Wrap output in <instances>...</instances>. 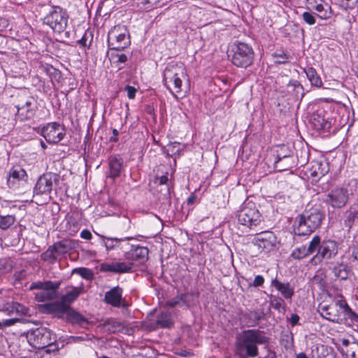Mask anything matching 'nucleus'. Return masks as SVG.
Here are the masks:
<instances>
[{
  "label": "nucleus",
  "mask_w": 358,
  "mask_h": 358,
  "mask_svg": "<svg viewBox=\"0 0 358 358\" xmlns=\"http://www.w3.org/2000/svg\"><path fill=\"white\" fill-rule=\"evenodd\" d=\"M319 311L321 316L329 321L338 324L343 322L342 310L336 305V299L329 306H321Z\"/></svg>",
  "instance_id": "f3484780"
},
{
  "label": "nucleus",
  "mask_w": 358,
  "mask_h": 358,
  "mask_svg": "<svg viewBox=\"0 0 358 358\" xmlns=\"http://www.w3.org/2000/svg\"><path fill=\"white\" fill-rule=\"evenodd\" d=\"M29 344L36 349H43L48 354L57 352L59 347L56 342V336L48 328L41 327L28 331L25 334Z\"/></svg>",
  "instance_id": "7ed1b4c3"
},
{
  "label": "nucleus",
  "mask_w": 358,
  "mask_h": 358,
  "mask_svg": "<svg viewBox=\"0 0 358 358\" xmlns=\"http://www.w3.org/2000/svg\"><path fill=\"white\" fill-rule=\"evenodd\" d=\"M49 310L52 312L57 313L60 315L67 314L70 308L69 306L62 299L60 301H57L46 305Z\"/></svg>",
  "instance_id": "c85d7f7f"
},
{
  "label": "nucleus",
  "mask_w": 358,
  "mask_h": 358,
  "mask_svg": "<svg viewBox=\"0 0 358 358\" xmlns=\"http://www.w3.org/2000/svg\"><path fill=\"white\" fill-rule=\"evenodd\" d=\"M341 6L345 9H353L358 3V0H339Z\"/></svg>",
  "instance_id": "8fccbe9b"
},
{
  "label": "nucleus",
  "mask_w": 358,
  "mask_h": 358,
  "mask_svg": "<svg viewBox=\"0 0 358 358\" xmlns=\"http://www.w3.org/2000/svg\"><path fill=\"white\" fill-rule=\"evenodd\" d=\"M357 220H358V210L351 211L345 220V225L351 228Z\"/></svg>",
  "instance_id": "a18cd8bd"
},
{
  "label": "nucleus",
  "mask_w": 358,
  "mask_h": 358,
  "mask_svg": "<svg viewBox=\"0 0 358 358\" xmlns=\"http://www.w3.org/2000/svg\"><path fill=\"white\" fill-rule=\"evenodd\" d=\"M257 315V313L256 312H253V311H249L248 313H242L241 314V316L240 317L241 320H242L243 322H245L247 323V324L248 326H254V322H250V320H248V319H250L251 317H252L253 316L255 317V319L256 320H259V317H257L256 316Z\"/></svg>",
  "instance_id": "c03bdc74"
},
{
  "label": "nucleus",
  "mask_w": 358,
  "mask_h": 358,
  "mask_svg": "<svg viewBox=\"0 0 358 358\" xmlns=\"http://www.w3.org/2000/svg\"><path fill=\"white\" fill-rule=\"evenodd\" d=\"M55 253L57 252L55 249H53V247L50 246L41 255V258L45 262L53 263L56 260Z\"/></svg>",
  "instance_id": "ea45409f"
},
{
  "label": "nucleus",
  "mask_w": 358,
  "mask_h": 358,
  "mask_svg": "<svg viewBox=\"0 0 358 358\" xmlns=\"http://www.w3.org/2000/svg\"><path fill=\"white\" fill-rule=\"evenodd\" d=\"M69 15L59 6L52 7L43 19L44 24L48 25L55 32H63L68 25Z\"/></svg>",
  "instance_id": "0eeeda50"
},
{
  "label": "nucleus",
  "mask_w": 358,
  "mask_h": 358,
  "mask_svg": "<svg viewBox=\"0 0 358 358\" xmlns=\"http://www.w3.org/2000/svg\"><path fill=\"white\" fill-rule=\"evenodd\" d=\"M337 252L338 247L335 241L331 240L323 241L317 254L310 259V262L315 264H319L324 259H331L336 255Z\"/></svg>",
  "instance_id": "4468645a"
},
{
  "label": "nucleus",
  "mask_w": 358,
  "mask_h": 358,
  "mask_svg": "<svg viewBox=\"0 0 358 358\" xmlns=\"http://www.w3.org/2000/svg\"><path fill=\"white\" fill-rule=\"evenodd\" d=\"M82 290V287H73L71 291L62 296V299L69 306L78 297Z\"/></svg>",
  "instance_id": "473e14b6"
},
{
  "label": "nucleus",
  "mask_w": 358,
  "mask_h": 358,
  "mask_svg": "<svg viewBox=\"0 0 358 358\" xmlns=\"http://www.w3.org/2000/svg\"><path fill=\"white\" fill-rule=\"evenodd\" d=\"M348 199V190L345 188L338 187L332 189L327 195L325 202L333 208H341L346 205Z\"/></svg>",
  "instance_id": "dca6fc26"
},
{
  "label": "nucleus",
  "mask_w": 358,
  "mask_h": 358,
  "mask_svg": "<svg viewBox=\"0 0 358 358\" xmlns=\"http://www.w3.org/2000/svg\"><path fill=\"white\" fill-rule=\"evenodd\" d=\"M273 57L276 58L275 62L276 63H279V64H284L287 62V57H286L285 54L283 52H282L281 54H279V55L275 54L273 55Z\"/></svg>",
  "instance_id": "4d7b16f0"
},
{
  "label": "nucleus",
  "mask_w": 358,
  "mask_h": 358,
  "mask_svg": "<svg viewBox=\"0 0 358 358\" xmlns=\"http://www.w3.org/2000/svg\"><path fill=\"white\" fill-rule=\"evenodd\" d=\"M108 43L110 50L121 51L131 44L128 30L124 26H115L108 35Z\"/></svg>",
  "instance_id": "423d86ee"
},
{
  "label": "nucleus",
  "mask_w": 358,
  "mask_h": 358,
  "mask_svg": "<svg viewBox=\"0 0 358 358\" xmlns=\"http://www.w3.org/2000/svg\"><path fill=\"white\" fill-rule=\"evenodd\" d=\"M302 19L306 24L309 25H313L316 22L314 14L308 11L303 13Z\"/></svg>",
  "instance_id": "09e8293b"
},
{
  "label": "nucleus",
  "mask_w": 358,
  "mask_h": 358,
  "mask_svg": "<svg viewBox=\"0 0 358 358\" xmlns=\"http://www.w3.org/2000/svg\"><path fill=\"white\" fill-rule=\"evenodd\" d=\"M111 58L112 59H113L114 62L116 63L117 65L119 64H124L128 59L127 56L123 53L112 54Z\"/></svg>",
  "instance_id": "3c124183"
},
{
  "label": "nucleus",
  "mask_w": 358,
  "mask_h": 358,
  "mask_svg": "<svg viewBox=\"0 0 358 358\" xmlns=\"http://www.w3.org/2000/svg\"><path fill=\"white\" fill-rule=\"evenodd\" d=\"M106 327L110 332L115 333L122 329V324L119 322L112 320L108 322Z\"/></svg>",
  "instance_id": "de8ad7c7"
},
{
  "label": "nucleus",
  "mask_w": 358,
  "mask_h": 358,
  "mask_svg": "<svg viewBox=\"0 0 358 358\" xmlns=\"http://www.w3.org/2000/svg\"><path fill=\"white\" fill-rule=\"evenodd\" d=\"M101 269L104 271L116 273V262L103 264L101 265Z\"/></svg>",
  "instance_id": "864d4df0"
},
{
  "label": "nucleus",
  "mask_w": 358,
  "mask_h": 358,
  "mask_svg": "<svg viewBox=\"0 0 358 358\" xmlns=\"http://www.w3.org/2000/svg\"><path fill=\"white\" fill-rule=\"evenodd\" d=\"M104 301L114 307H120L122 301V289L117 286L106 292Z\"/></svg>",
  "instance_id": "5701e85b"
},
{
  "label": "nucleus",
  "mask_w": 358,
  "mask_h": 358,
  "mask_svg": "<svg viewBox=\"0 0 358 358\" xmlns=\"http://www.w3.org/2000/svg\"><path fill=\"white\" fill-rule=\"evenodd\" d=\"M66 315L68 320L72 322L81 323L85 320L84 317L80 313L71 308Z\"/></svg>",
  "instance_id": "a19ab883"
},
{
  "label": "nucleus",
  "mask_w": 358,
  "mask_h": 358,
  "mask_svg": "<svg viewBox=\"0 0 358 358\" xmlns=\"http://www.w3.org/2000/svg\"><path fill=\"white\" fill-rule=\"evenodd\" d=\"M303 71L306 74L308 79L313 85L316 87H320L322 85V80L315 69L309 67L308 69H304Z\"/></svg>",
  "instance_id": "7c9ffc66"
},
{
  "label": "nucleus",
  "mask_w": 358,
  "mask_h": 358,
  "mask_svg": "<svg viewBox=\"0 0 358 358\" xmlns=\"http://www.w3.org/2000/svg\"><path fill=\"white\" fill-rule=\"evenodd\" d=\"M20 321L19 319L12 318V319H6L1 321V328L5 327H10L15 324L17 322Z\"/></svg>",
  "instance_id": "6e6d98bb"
},
{
  "label": "nucleus",
  "mask_w": 358,
  "mask_h": 358,
  "mask_svg": "<svg viewBox=\"0 0 358 358\" xmlns=\"http://www.w3.org/2000/svg\"><path fill=\"white\" fill-rule=\"evenodd\" d=\"M133 262H116V273H127L133 267Z\"/></svg>",
  "instance_id": "37998d69"
},
{
  "label": "nucleus",
  "mask_w": 358,
  "mask_h": 358,
  "mask_svg": "<svg viewBox=\"0 0 358 358\" xmlns=\"http://www.w3.org/2000/svg\"><path fill=\"white\" fill-rule=\"evenodd\" d=\"M309 255L305 245L296 248L292 252L291 256L295 259H301Z\"/></svg>",
  "instance_id": "c9c22d12"
},
{
  "label": "nucleus",
  "mask_w": 358,
  "mask_h": 358,
  "mask_svg": "<svg viewBox=\"0 0 358 358\" xmlns=\"http://www.w3.org/2000/svg\"><path fill=\"white\" fill-rule=\"evenodd\" d=\"M13 308L16 310L17 312H20L23 314L27 313V309L22 305L18 303H15L13 304Z\"/></svg>",
  "instance_id": "052dcab7"
},
{
  "label": "nucleus",
  "mask_w": 358,
  "mask_h": 358,
  "mask_svg": "<svg viewBox=\"0 0 358 358\" xmlns=\"http://www.w3.org/2000/svg\"><path fill=\"white\" fill-rule=\"evenodd\" d=\"M88 39V34L87 33H85L83 36L82 37V38L80 40L78 41V43L83 47H87V46H90V43L89 44H87V41Z\"/></svg>",
  "instance_id": "680f3d73"
},
{
  "label": "nucleus",
  "mask_w": 358,
  "mask_h": 358,
  "mask_svg": "<svg viewBox=\"0 0 358 358\" xmlns=\"http://www.w3.org/2000/svg\"><path fill=\"white\" fill-rule=\"evenodd\" d=\"M292 157L291 152L284 145L280 146L276 151V155L274 156V161L282 160L285 162V165L289 164V158Z\"/></svg>",
  "instance_id": "c756f323"
},
{
  "label": "nucleus",
  "mask_w": 358,
  "mask_h": 358,
  "mask_svg": "<svg viewBox=\"0 0 358 358\" xmlns=\"http://www.w3.org/2000/svg\"><path fill=\"white\" fill-rule=\"evenodd\" d=\"M122 167L121 162L115 157H110L109 159V175L113 178H117L120 174Z\"/></svg>",
  "instance_id": "cd10ccee"
},
{
  "label": "nucleus",
  "mask_w": 358,
  "mask_h": 358,
  "mask_svg": "<svg viewBox=\"0 0 358 358\" xmlns=\"http://www.w3.org/2000/svg\"><path fill=\"white\" fill-rule=\"evenodd\" d=\"M324 217L317 208H311L298 215L295 220V233L299 236L310 234L317 229Z\"/></svg>",
  "instance_id": "20e7f679"
},
{
  "label": "nucleus",
  "mask_w": 358,
  "mask_h": 358,
  "mask_svg": "<svg viewBox=\"0 0 358 358\" xmlns=\"http://www.w3.org/2000/svg\"><path fill=\"white\" fill-rule=\"evenodd\" d=\"M192 297V295L189 294H182L176 296L173 299H171L166 302V305L169 307H175L180 306L182 307L184 306H189L190 299Z\"/></svg>",
  "instance_id": "a878e982"
},
{
  "label": "nucleus",
  "mask_w": 358,
  "mask_h": 358,
  "mask_svg": "<svg viewBox=\"0 0 358 358\" xmlns=\"http://www.w3.org/2000/svg\"><path fill=\"white\" fill-rule=\"evenodd\" d=\"M28 175L24 169L19 166H13L8 173L7 184L10 189H17L27 185Z\"/></svg>",
  "instance_id": "2eb2a0df"
},
{
  "label": "nucleus",
  "mask_w": 358,
  "mask_h": 358,
  "mask_svg": "<svg viewBox=\"0 0 358 358\" xmlns=\"http://www.w3.org/2000/svg\"><path fill=\"white\" fill-rule=\"evenodd\" d=\"M307 2L308 8L315 10L320 18L326 20L331 17V7L324 0H307Z\"/></svg>",
  "instance_id": "6ab92c4d"
},
{
  "label": "nucleus",
  "mask_w": 358,
  "mask_h": 358,
  "mask_svg": "<svg viewBox=\"0 0 358 358\" xmlns=\"http://www.w3.org/2000/svg\"><path fill=\"white\" fill-rule=\"evenodd\" d=\"M183 146L180 143L173 142L167 145L165 152L168 156L175 157L176 155H180V152Z\"/></svg>",
  "instance_id": "72a5a7b5"
},
{
  "label": "nucleus",
  "mask_w": 358,
  "mask_h": 358,
  "mask_svg": "<svg viewBox=\"0 0 358 358\" xmlns=\"http://www.w3.org/2000/svg\"><path fill=\"white\" fill-rule=\"evenodd\" d=\"M149 250L143 246H136L131 248L129 252H125L124 258L129 262L138 261L143 262L148 258Z\"/></svg>",
  "instance_id": "4be33fe9"
},
{
  "label": "nucleus",
  "mask_w": 358,
  "mask_h": 358,
  "mask_svg": "<svg viewBox=\"0 0 358 358\" xmlns=\"http://www.w3.org/2000/svg\"><path fill=\"white\" fill-rule=\"evenodd\" d=\"M101 238V243L103 245L107 251L115 250L117 248H123V243L127 241L133 240L134 238L131 236L124 237V238H116L106 236L97 234Z\"/></svg>",
  "instance_id": "aec40b11"
},
{
  "label": "nucleus",
  "mask_w": 358,
  "mask_h": 358,
  "mask_svg": "<svg viewBox=\"0 0 358 358\" xmlns=\"http://www.w3.org/2000/svg\"><path fill=\"white\" fill-rule=\"evenodd\" d=\"M287 91L294 93L297 96L299 93H302L303 87L297 80H291L287 84Z\"/></svg>",
  "instance_id": "e433bc0d"
},
{
  "label": "nucleus",
  "mask_w": 358,
  "mask_h": 358,
  "mask_svg": "<svg viewBox=\"0 0 358 358\" xmlns=\"http://www.w3.org/2000/svg\"><path fill=\"white\" fill-rule=\"evenodd\" d=\"M279 243L276 236L273 232L266 231L257 235L254 239V244L261 252L269 253L274 252L278 248Z\"/></svg>",
  "instance_id": "9b49d317"
},
{
  "label": "nucleus",
  "mask_w": 358,
  "mask_h": 358,
  "mask_svg": "<svg viewBox=\"0 0 358 358\" xmlns=\"http://www.w3.org/2000/svg\"><path fill=\"white\" fill-rule=\"evenodd\" d=\"M285 162H282V160L274 161V168L277 171H283L288 170L292 168L294 164L292 157L289 158V164L288 165L285 164Z\"/></svg>",
  "instance_id": "79ce46f5"
},
{
  "label": "nucleus",
  "mask_w": 358,
  "mask_h": 358,
  "mask_svg": "<svg viewBox=\"0 0 358 358\" xmlns=\"http://www.w3.org/2000/svg\"><path fill=\"white\" fill-rule=\"evenodd\" d=\"M299 317L296 314H292L289 318L290 324L292 327L296 325L299 322Z\"/></svg>",
  "instance_id": "0e129e2a"
},
{
  "label": "nucleus",
  "mask_w": 358,
  "mask_h": 358,
  "mask_svg": "<svg viewBox=\"0 0 358 358\" xmlns=\"http://www.w3.org/2000/svg\"><path fill=\"white\" fill-rule=\"evenodd\" d=\"M16 221L15 215H0V229L6 230L9 229Z\"/></svg>",
  "instance_id": "f704fd0d"
},
{
  "label": "nucleus",
  "mask_w": 358,
  "mask_h": 358,
  "mask_svg": "<svg viewBox=\"0 0 358 358\" xmlns=\"http://www.w3.org/2000/svg\"><path fill=\"white\" fill-rule=\"evenodd\" d=\"M8 25V21L6 19L0 17V31H3Z\"/></svg>",
  "instance_id": "e2e57ef3"
},
{
  "label": "nucleus",
  "mask_w": 358,
  "mask_h": 358,
  "mask_svg": "<svg viewBox=\"0 0 358 358\" xmlns=\"http://www.w3.org/2000/svg\"><path fill=\"white\" fill-rule=\"evenodd\" d=\"M268 338L259 329H248L238 334L235 343V353L239 358L256 357L259 355L257 345L266 344Z\"/></svg>",
  "instance_id": "f03ea898"
},
{
  "label": "nucleus",
  "mask_w": 358,
  "mask_h": 358,
  "mask_svg": "<svg viewBox=\"0 0 358 358\" xmlns=\"http://www.w3.org/2000/svg\"><path fill=\"white\" fill-rule=\"evenodd\" d=\"M80 237L85 240H90L92 237L91 232L87 229H84L80 233Z\"/></svg>",
  "instance_id": "bf43d9fd"
},
{
  "label": "nucleus",
  "mask_w": 358,
  "mask_h": 358,
  "mask_svg": "<svg viewBox=\"0 0 358 358\" xmlns=\"http://www.w3.org/2000/svg\"><path fill=\"white\" fill-rule=\"evenodd\" d=\"M264 282V279L262 275H258L255 276L254 281L252 282V285L254 287H259L263 285Z\"/></svg>",
  "instance_id": "13d9d810"
},
{
  "label": "nucleus",
  "mask_w": 358,
  "mask_h": 358,
  "mask_svg": "<svg viewBox=\"0 0 358 358\" xmlns=\"http://www.w3.org/2000/svg\"><path fill=\"white\" fill-rule=\"evenodd\" d=\"M341 342V352L345 358H358V342L353 338L343 339Z\"/></svg>",
  "instance_id": "412c9836"
},
{
  "label": "nucleus",
  "mask_w": 358,
  "mask_h": 358,
  "mask_svg": "<svg viewBox=\"0 0 358 358\" xmlns=\"http://www.w3.org/2000/svg\"><path fill=\"white\" fill-rule=\"evenodd\" d=\"M124 90L127 92V96L129 99H134L135 98L137 90L134 87L127 85Z\"/></svg>",
  "instance_id": "5fc2aeb1"
},
{
  "label": "nucleus",
  "mask_w": 358,
  "mask_h": 358,
  "mask_svg": "<svg viewBox=\"0 0 358 358\" xmlns=\"http://www.w3.org/2000/svg\"><path fill=\"white\" fill-rule=\"evenodd\" d=\"M231 61L237 67L246 68L253 62V49L245 43L235 41L231 45Z\"/></svg>",
  "instance_id": "39448f33"
},
{
  "label": "nucleus",
  "mask_w": 358,
  "mask_h": 358,
  "mask_svg": "<svg viewBox=\"0 0 358 358\" xmlns=\"http://www.w3.org/2000/svg\"><path fill=\"white\" fill-rule=\"evenodd\" d=\"M41 134L49 143L60 142L66 134L64 127L59 123L51 122L44 126Z\"/></svg>",
  "instance_id": "ddd939ff"
},
{
  "label": "nucleus",
  "mask_w": 358,
  "mask_h": 358,
  "mask_svg": "<svg viewBox=\"0 0 358 358\" xmlns=\"http://www.w3.org/2000/svg\"><path fill=\"white\" fill-rule=\"evenodd\" d=\"M18 98L16 117L20 121L30 120L37 110L36 100L33 96L25 94L20 95Z\"/></svg>",
  "instance_id": "9d476101"
},
{
  "label": "nucleus",
  "mask_w": 358,
  "mask_h": 358,
  "mask_svg": "<svg viewBox=\"0 0 358 358\" xmlns=\"http://www.w3.org/2000/svg\"><path fill=\"white\" fill-rule=\"evenodd\" d=\"M333 272L334 275L341 280H346L350 274V268L344 264L335 266L333 269Z\"/></svg>",
  "instance_id": "2f4dec72"
},
{
  "label": "nucleus",
  "mask_w": 358,
  "mask_h": 358,
  "mask_svg": "<svg viewBox=\"0 0 358 358\" xmlns=\"http://www.w3.org/2000/svg\"><path fill=\"white\" fill-rule=\"evenodd\" d=\"M168 182H169V176H168V173H166V175H163L160 177H157L156 179H155V182L160 185H165L166 186V190L167 192L169 191V184H168Z\"/></svg>",
  "instance_id": "603ef678"
},
{
  "label": "nucleus",
  "mask_w": 358,
  "mask_h": 358,
  "mask_svg": "<svg viewBox=\"0 0 358 358\" xmlns=\"http://www.w3.org/2000/svg\"><path fill=\"white\" fill-rule=\"evenodd\" d=\"M271 285L286 299H291L294 294V288L289 282H281L275 278L271 281Z\"/></svg>",
  "instance_id": "393cba45"
},
{
  "label": "nucleus",
  "mask_w": 358,
  "mask_h": 358,
  "mask_svg": "<svg viewBox=\"0 0 358 358\" xmlns=\"http://www.w3.org/2000/svg\"><path fill=\"white\" fill-rule=\"evenodd\" d=\"M53 249L56 251L57 254H64L67 252L69 245L68 241H62L55 243L52 245Z\"/></svg>",
  "instance_id": "58836bf2"
},
{
  "label": "nucleus",
  "mask_w": 358,
  "mask_h": 358,
  "mask_svg": "<svg viewBox=\"0 0 358 358\" xmlns=\"http://www.w3.org/2000/svg\"><path fill=\"white\" fill-rule=\"evenodd\" d=\"M82 338L81 337H78V336H71L69 338V343H76L79 341H81Z\"/></svg>",
  "instance_id": "338daca9"
},
{
  "label": "nucleus",
  "mask_w": 358,
  "mask_h": 358,
  "mask_svg": "<svg viewBox=\"0 0 358 358\" xmlns=\"http://www.w3.org/2000/svg\"><path fill=\"white\" fill-rule=\"evenodd\" d=\"M162 82L176 99H182L189 92V78L185 65L181 62L169 63L163 71Z\"/></svg>",
  "instance_id": "f257e3e1"
},
{
  "label": "nucleus",
  "mask_w": 358,
  "mask_h": 358,
  "mask_svg": "<svg viewBox=\"0 0 358 358\" xmlns=\"http://www.w3.org/2000/svg\"><path fill=\"white\" fill-rule=\"evenodd\" d=\"M336 305L342 310V315L344 320L349 319L351 322H358V315L356 314L348 306L343 296L336 299Z\"/></svg>",
  "instance_id": "b1692460"
},
{
  "label": "nucleus",
  "mask_w": 358,
  "mask_h": 358,
  "mask_svg": "<svg viewBox=\"0 0 358 358\" xmlns=\"http://www.w3.org/2000/svg\"><path fill=\"white\" fill-rule=\"evenodd\" d=\"M59 178L58 175L51 172L43 173L38 178L34 188V193L35 194H50L53 187L59 182Z\"/></svg>",
  "instance_id": "f8f14e48"
},
{
  "label": "nucleus",
  "mask_w": 358,
  "mask_h": 358,
  "mask_svg": "<svg viewBox=\"0 0 358 358\" xmlns=\"http://www.w3.org/2000/svg\"><path fill=\"white\" fill-rule=\"evenodd\" d=\"M321 245V238L319 236H315L306 248L308 255L313 254L316 250L318 251Z\"/></svg>",
  "instance_id": "4c0bfd02"
},
{
  "label": "nucleus",
  "mask_w": 358,
  "mask_h": 358,
  "mask_svg": "<svg viewBox=\"0 0 358 358\" xmlns=\"http://www.w3.org/2000/svg\"><path fill=\"white\" fill-rule=\"evenodd\" d=\"M75 272L78 273L81 277L87 280H90L93 278L92 271L87 268H76L75 269Z\"/></svg>",
  "instance_id": "49530a36"
},
{
  "label": "nucleus",
  "mask_w": 358,
  "mask_h": 358,
  "mask_svg": "<svg viewBox=\"0 0 358 358\" xmlns=\"http://www.w3.org/2000/svg\"><path fill=\"white\" fill-rule=\"evenodd\" d=\"M282 302L283 301L281 299L276 300V303H275L274 307L275 308H279L281 307Z\"/></svg>",
  "instance_id": "774afa93"
},
{
  "label": "nucleus",
  "mask_w": 358,
  "mask_h": 358,
  "mask_svg": "<svg viewBox=\"0 0 358 358\" xmlns=\"http://www.w3.org/2000/svg\"><path fill=\"white\" fill-rule=\"evenodd\" d=\"M156 324L162 328H169L173 324L172 315L169 312H162L157 317Z\"/></svg>",
  "instance_id": "bb28decb"
},
{
  "label": "nucleus",
  "mask_w": 358,
  "mask_h": 358,
  "mask_svg": "<svg viewBox=\"0 0 358 358\" xmlns=\"http://www.w3.org/2000/svg\"><path fill=\"white\" fill-rule=\"evenodd\" d=\"M196 196L195 194L192 193L189 196L187 199V203L188 205H192L195 203L196 200Z\"/></svg>",
  "instance_id": "69168bd1"
},
{
  "label": "nucleus",
  "mask_w": 358,
  "mask_h": 358,
  "mask_svg": "<svg viewBox=\"0 0 358 358\" xmlns=\"http://www.w3.org/2000/svg\"><path fill=\"white\" fill-rule=\"evenodd\" d=\"M329 171V164L325 161H313L307 171V174L313 181L317 182Z\"/></svg>",
  "instance_id": "a211bd4d"
},
{
  "label": "nucleus",
  "mask_w": 358,
  "mask_h": 358,
  "mask_svg": "<svg viewBox=\"0 0 358 358\" xmlns=\"http://www.w3.org/2000/svg\"><path fill=\"white\" fill-rule=\"evenodd\" d=\"M238 223L249 229L257 227L261 222V215L252 202L244 203L238 213Z\"/></svg>",
  "instance_id": "1a4fd4ad"
},
{
  "label": "nucleus",
  "mask_w": 358,
  "mask_h": 358,
  "mask_svg": "<svg viewBox=\"0 0 358 358\" xmlns=\"http://www.w3.org/2000/svg\"><path fill=\"white\" fill-rule=\"evenodd\" d=\"M60 285L59 281H38L31 283L30 289H39L40 291L35 294V299L38 302H44L56 298L57 291Z\"/></svg>",
  "instance_id": "6e6552de"
}]
</instances>
